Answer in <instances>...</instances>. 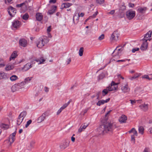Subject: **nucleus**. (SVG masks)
I'll use <instances>...</instances> for the list:
<instances>
[{"instance_id": "c85d7f7f", "label": "nucleus", "mask_w": 152, "mask_h": 152, "mask_svg": "<svg viewBox=\"0 0 152 152\" xmlns=\"http://www.w3.org/2000/svg\"><path fill=\"white\" fill-rule=\"evenodd\" d=\"M0 127L4 129H6L9 127V126L8 124L2 123L0 125Z\"/></svg>"}, {"instance_id": "423d86ee", "label": "nucleus", "mask_w": 152, "mask_h": 152, "mask_svg": "<svg viewBox=\"0 0 152 152\" xmlns=\"http://www.w3.org/2000/svg\"><path fill=\"white\" fill-rule=\"evenodd\" d=\"M21 25L20 22L18 20H15L12 22V28L17 29L20 27Z\"/></svg>"}, {"instance_id": "58836bf2", "label": "nucleus", "mask_w": 152, "mask_h": 152, "mask_svg": "<svg viewBox=\"0 0 152 152\" xmlns=\"http://www.w3.org/2000/svg\"><path fill=\"white\" fill-rule=\"evenodd\" d=\"M101 94L100 91H98L97 92L96 94V96L97 97V99H101L102 98V96H100V95Z\"/></svg>"}, {"instance_id": "864d4df0", "label": "nucleus", "mask_w": 152, "mask_h": 152, "mask_svg": "<svg viewBox=\"0 0 152 152\" xmlns=\"http://www.w3.org/2000/svg\"><path fill=\"white\" fill-rule=\"evenodd\" d=\"M25 4L24 3H22L20 4H17L16 5V7H21L23 5Z\"/></svg>"}, {"instance_id": "c03bdc74", "label": "nucleus", "mask_w": 152, "mask_h": 152, "mask_svg": "<svg viewBox=\"0 0 152 152\" xmlns=\"http://www.w3.org/2000/svg\"><path fill=\"white\" fill-rule=\"evenodd\" d=\"M32 120H28L27 122V123L25 125V127L26 128H27L28 126L31 123Z\"/></svg>"}, {"instance_id": "bb28decb", "label": "nucleus", "mask_w": 152, "mask_h": 152, "mask_svg": "<svg viewBox=\"0 0 152 152\" xmlns=\"http://www.w3.org/2000/svg\"><path fill=\"white\" fill-rule=\"evenodd\" d=\"M24 119L18 116L17 120V124L18 125H20L23 122Z\"/></svg>"}, {"instance_id": "1a4fd4ad", "label": "nucleus", "mask_w": 152, "mask_h": 152, "mask_svg": "<svg viewBox=\"0 0 152 152\" xmlns=\"http://www.w3.org/2000/svg\"><path fill=\"white\" fill-rule=\"evenodd\" d=\"M8 11L9 14L11 17H13L16 13V10L15 9L11 6L8 8Z\"/></svg>"}, {"instance_id": "393cba45", "label": "nucleus", "mask_w": 152, "mask_h": 152, "mask_svg": "<svg viewBox=\"0 0 152 152\" xmlns=\"http://www.w3.org/2000/svg\"><path fill=\"white\" fill-rule=\"evenodd\" d=\"M72 5V4L69 3H63L61 5V8L63 9L65 8L69 7Z\"/></svg>"}, {"instance_id": "4d7b16f0", "label": "nucleus", "mask_w": 152, "mask_h": 152, "mask_svg": "<svg viewBox=\"0 0 152 152\" xmlns=\"http://www.w3.org/2000/svg\"><path fill=\"white\" fill-rule=\"evenodd\" d=\"M74 136H75L74 134H73V135L72 136L71 138V140L73 142H74L75 140V138L74 137H73Z\"/></svg>"}, {"instance_id": "f704fd0d", "label": "nucleus", "mask_w": 152, "mask_h": 152, "mask_svg": "<svg viewBox=\"0 0 152 152\" xmlns=\"http://www.w3.org/2000/svg\"><path fill=\"white\" fill-rule=\"evenodd\" d=\"M144 128L142 126H140L139 127L138 131L139 133L141 134H142L144 133Z\"/></svg>"}, {"instance_id": "39448f33", "label": "nucleus", "mask_w": 152, "mask_h": 152, "mask_svg": "<svg viewBox=\"0 0 152 152\" xmlns=\"http://www.w3.org/2000/svg\"><path fill=\"white\" fill-rule=\"evenodd\" d=\"M49 115V113L48 111H46L44 112L37 119V122L39 123L43 121L46 118V117Z\"/></svg>"}, {"instance_id": "0eeeda50", "label": "nucleus", "mask_w": 152, "mask_h": 152, "mask_svg": "<svg viewBox=\"0 0 152 152\" xmlns=\"http://www.w3.org/2000/svg\"><path fill=\"white\" fill-rule=\"evenodd\" d=\"M118 83H115L113 81L111 83V86L107 87L109 91H111L115 90L118 87L117 85L118 84Z\"/></svg>"}, {"instance_id": "b1692460", "label": "nucleus", "mask_w": 152, "mask_h": 152, "mask_svg": "<svg viewBox=\"0 0 152 152\" xmlns=\"http://www.w3.org/2000/svg\"><path fill=\"white\" fill-rule=\"evenodd\" d=\"M141 75L140 73H135L134 75L133 76H129V79L131 80H133L134 79H135L138 77L140 76Z\"/></svg>"}, {"instance_id": "aec40b11", "label": "nucleus", "mask_w": 152, "mask_h": 152, "mask_svg": "<svg viewBox=\"0 0 152 152\" xmlns=\"http://www.w3.org/2000/svg\"><path fill=\"white\" fill-rule=\"evenodd\" d=\"M31 65L30 63L26 64L22 69L23 71H26L31 67Z\"/></svg>"}, {"instance_id": "9b49d317", "label": "nucleus", "mask_w": 152, "mask_h": 152, "mask_svg": "<svg viewBox=\"0 0 152 152\" xmlns=\"http://www.w3.org/2000/svg\"><path fill=\"white\" fill-rule=\"evenodd\" d=\"M152 31H150L147 33L145 35L142 41H145L147 42L148 40H150V38L151 37Z\"/></svg>"}, {"instance_id": "473e14b6", "label": "nucleus", "mask_w": 152, "mask_h": 152, "mask_svg": "<svg viewBox=\"0 0 152 152\" xmlns=\"http://www.w3.org/2000/svg\"><path fill=\"white\" fill-rule=\"evenodd\" d=\"M27 114L26 112L25 111H23L19 115V116L20 117L24 119Z\"/></svg>"}, {"instance_id": "412c9836", "label": "nucleus", "mask_w": 152, "mask_h": 152, "mask_svg": "<svg viewBox=\"0 0 152 152\" xmlns=\"http://www.w3.org/2000/svg\"><path fill=\"white\" fill-rule=\"evenodd\" d=\"M110 100V98H108L104 100H101L99 101L96 104L97 105L100 106L101 105L105 103H107Z\"/></svg>"}, {"instance_id": "c756f323", "label": "nucleus", "mask_w": 152, "mask_h": 152, "mask_svg": "<svg viewBox=\"0 0 152 152\" xmlns=\"http://www.w3.org/2000/svg\"><path fill=\"white\" fill-rule=\"evenodd\" d=\"M53 9L51 10H50L48 12V13L50 15H52L56 11V10L57 8V7L55 6H53Z\"/></svg>"}, {"instance_id": "7c9ffc66", "label": "nucleus", "mask_w": 152, "mask_h": 152, "mask_svg": "<svg viewBox=\"0 0 152 152\" xmlns=\"http://www.w3.org/2000/svg\"><path fill=\"white\" fill-rule=\"evenodd\" d=\"M37 62H39V64H42L44 63L45 60L44 59L43 57H41L39 59L35 60Z\"/></svg>"}, {"instance_id": "a18cd8bd", "label": "nucleus", "mask_w": 152, "mask_h": 152, "mask_svg": "<svg viewBox=\"0 0 152 152\" xmlns=\"http://www.w3.org/2000/svg\"><path fill=\"white\" fill-rule=\"evenodd\" d=\"M98 13L97 11H96L92 15L89 17V18H95Z\"/></svg>"}, {"instance_id": "49530a36", "label": "nucleus", "mask_w": 152, "mask_h": 152, "mask_svg": "<svg viewBox=\"0 0 152 152\" xmlns=\"http://www.w3.org/2000/svg\"><path fill=\"white\" fill-rule=\"evenodd\" d=\"M104 0H96V2L97 3L100 4H102L104 2Z\"/></svg>"}, {"instance_id": "e433bc0d", "label": "nucleus", "mask_w": 152, "mask_h": 152, "mask_svg": "<svg viewBox=\"0 0 152 152\" xmlns=\"http://www.w3.org/2000/svg\"><path fill=\"white\" fill-rule=\"evenodd\" d=\"M129 101H130V102L132 105L134 104L135 103L136 101L140 103L142 102V100L141 99H140L137 100H132L131 99H130Z\"/></svg>"}, {"instance_id": "4c0bfd02", "label": "nucleus", "mask_w": 152, "mask_h": 152, "mask_svg": "<svg viewBox=\"0 0 152 152\" xmlns=\"http://www.w3.org/2000/svg\"><path fill=\"white\" fill-rule=\"evenodd\" d=\"M83 48L81 47L80 48L79 51V55L80 56H83Z\"/></svg>"}, {"instance_id": "09e8293b", "label": "nucleus", "mask_w": 152, "mask_h": 152, "mask_svg": "<svg viewBox=\"0 0 152 152\" xmlns=\"http://www.w3.org/2000/svg\"><path fill=\"white\" fill-rule=\"evenodd\" d=\"M104 38V34H102L100 35L98 38V39L99 40H101Z\"/></svg>"}, {"instance_id": "2eb2a0df", "label": "nucleus", "mask_w": 152, "mask_h": 152, "mask_svg": "<svg viewBox=\"0 0 152 152\" xmlns=\"http://www.w3.org/2000/svg\"><path fill=\"white\" fill-rule=\"evenodd\" d=\"M127 119V116L124 115H122L119 117V121L121 123H125Z\"/></svg>"}, {"instance_id": "0e129e2a", "label": "nucleus", "mask_w": 152, "mask_h": 152, "mask_svg": "<svg viewBox=\"0 0 152 152\" xmlns=\"http://www.w3.org/2000/svg\"><path fill=\"white\" fill-rule=\"evenodd\" d=\"M44 90L45 92H48L49 91V88L48 87H45L44 88Z\"/></svg>"}, {"instance_id": "a878e982", "label": "nucleus", "mask_w": 152, "mask_h": 152, "mask_svg": "<svg viewBox=\"0 0 152 152\" xmlns=\"http://www.w3.org/2000/svg\"><path fill=\"white\" fill-rule=\"evenodd\" d=\"M147 10L146 7H140L138 9L137 11L138 12L141 13H144Z\"/></svg>"}, {"instance_id": "de8ad7c7", "label": "nucleus", "mask_w": 152, "mask_h": 152, "mask_svg": "<svg viewBox=\"0 0 152 152\" xmlns=\"http://www.w3.org/2000/svg\"><path fill=\"white\" fill-rule=\"evenodd\" d=\"M88 126V124H84L83 126H81V128L84 130Z\"/></svg>"}, {"instance_id": "cd10ccee", "label": "nucleus", "mask_w": 152, "mask_h": 152, "mask_svg": "<svg viewBox=\"0 0 152 152\" xmlns=\"http://www.w3.org/2000/svg\"><path fill=\"white\" fill-rule=\"evenodd\" d=\"M79 16L77 15V13H75L73 17V21L75 22V20L76 21V23H78V20H79Z\"/></svg>"}, {"instance_id": "2f4dec72", "label": "nucleus", "mask_w": 152, "mask_h": 152, "mask_svg": "<svg viewBox=\"0 0 152 152\" xmlns=\"http://www.w3.org/2000/svg\"><path fill=\"white\" fill-rule=\"evenodd\" d=\"M71 102V100H70L67 103L65 104H64L63 106H62L60 109L62 111L65 108H66L68 105L70 104Z\"/></svg>"}, {"instance_id": "052dcab7", "label": "nucleus", "mask_w": 152, "mask_h": 152, "mask_svg": "<svg viewBox=\"0 0 152 152\" xmlns=\"http://www.w3.org/2000/svg\"><path fill=\"white\" fill-rule=\"evenodd\" d=\"M71 61V59L70 58H68L66 61L67 64H69Z\"/></svg>"}, {"instance_id": "9d476101", "label": "nucleus", "mask_w": 152, "mask_h": 152, "mask_svg": "<svg viewBox=\"0 0 152 152\" xmlns=\"http://www.w3.org/2000/svg\"><path fill=\"white\" fill-rule=\"evenodd\" d=\"M24 85V82H21L20 83L17 84H15L13 85L12 87V91L13 92H15L18 90L19 86H21Z\"/></svg>"}, {"instance_id": "338daca9", "label": "nucleus", "mask_w": 152, "mask_h": 152, "mask_svg": "<svg viewBox=\"0 0 152 152\" xmlns=\"http://www.w3.org/2000/svg\"><path fill=\"white\" fill-rule=\"evenodd\" d=\"M83 130L81 128V126H80V128L79 129L78 131L79 132H81Z\"/></svg>"}, {"instance_id": "3c124183", "label": "nucleus", "mask_w": 152, "mask_h": 152, "mask_svg": "<svg viewBox=\"0 0 152 152\" xmlns=\"http://www.w3.org/2000/svg\"><path fill=\"white\" fill-rule=\"evenodd\" d=\"M3 61L1 59H0V67L4 66H5V64L2 63Z\"/></svg>"}, {"instance_id": "69168bd1", "label": "nucleus", "mask_w": 152, "mask_h": 152, "mask_svg": "<svg viewBox=\"0 0 152 152\" xmlns=\"http://www.w3.org/2000/svg\"><path fill=\"white\" fill-rule=\"evenodd\" d=\"M49 2L50 3H55L56 2V0H50Z\"/></svg>"}, {"instance_id": "5fc2aeb1", "label": "nucleus", "mask_w": 152, "mask_h": 152, "mask_svg": "<svg viewBox=\"0 0 152 152\" xmlns=\"http://www.w3.org/2000/svg\"><path fill=\"white\" fill-rule=\"evenodd\" d=\"M129 6L130 7H133L134 6V4L129 3Z\"/></svg>"}, {"instance_id": "680f3d73", "label": "nucleus", "mask_w": 152, "mask_h": 152, "mask_svg": "<svg viewBox=\"0 0 152 152\" xmlns=\"http://www.w3.org/2000/svg\"><path fill=\"white\" fill-rule=\"evenodd\" d=\"M51 26H49L47 28V31L48 32H50L51 31Z\"/></svg>"}, {"instance_id": "f257e3e1", "label": "nucleus", "mask_w": 152, "mask_h": 152, "mask_svg": "<svg viewBox=\"0 0 152 152\" xmlns=\"http://www.w3.org/2000/svg\"><path fill=\"white\" fill-rule=\"evenodd\" d=\"M116 127L115 123L107 122L100 125L98 130L99 134H102L108 132H112Z\"/></svg>"}, {"instance_id": "37998d69", "label": "nucleus", "mask_w": 152, "mask_h": 152, "mask_svg": "<svg viewBox=\"0 0 152 152\" xmlns=\"http://www.w3.org/2000/svg\"><path fill=\"white\" fill-rule=\"evenodd\" d=\"M149 123L151 124V127L149 129V131L150 133H152V120L149 121Z\"/></svg>"}, {"instance_id": "e2e57ef3", "label": "nucleus", "mask_w": 152, "mask_h": 152, "mask_svg": "<svg viewBox=\"0 0 152 152\" xmlns=\"http://www.w3.org/2000/svg\"><path fill=\"white\" fill-rule=\"evenodd\" d=\"M12 0H5V3L6 4H8L10 3Z\"/></svg>"}, {"instance_id": "a19ab883", "label": "nucleus", "mask_w": 152, "mask_h": 152, "mask_svg": "<svg viewBox=\"0 0 152 152\" xmlns=\"http://www.w3.org/2000/svg\"><path fill=\"white\" fill-rule=\"evenodd\" d=\"M142 79H146L148 80H151L150 77H149L148 75H144L142 77Z\"/></svg>"}, {"instance_id": "603ef678", "label": "nucleus", "mask_w": 152, "mask_h": 152, "mask_svg": "<svg viewBox=\"0 0 152 152\" xmlns=\"http://www.w3.org/2000/svg\"><path fill=\"white\" fill-rule=\"evenodd\" d=\"M115 11L114 10H111L110 12H108L107 14H108L113 15L115 13Z\"/></svg>"}, {"instance_id": "7ed1b4c3", "label": "nucleus", "mask_w": 152, "mask_h": 152, "mask_svg": "<svg viewBox=\"0 0 152 152\" xmlns=\"http://www.w3.org/2000/svg\"><path fill=\"white\" fill-rule=\"evenodd\" d=\"M129 132V133H133V134L131 136V141L132 143L134 144L135 143V137L137 136V132L135 128H132Z\"/></svg>"}, {"instance_id": "6e6552de", "label": "nucleus", "mask_w": 152, "mask_h": 152, "mask_svg": "<svg viewBox=\"0 0 152 152\" xmlns=\"http://www.w3.org/2000/svg\"><path fill=\"white\" fill-rule=\"evenodd\" d=\"M121 90L124 93L129 92L130 90V89L128 86V83H126L125 84H123L121 86Z\"/></svg>"}, {"instance_id": "13d9d810", "label": "nucleus", "mask_w": 152, "mask_h": 152, "mask_svg": "<svg viewBox=\"0 0 152 152\" xmlns=\"http://www.w3.org/2000/svg\"><path fill=\"white\" fill-rule=\"evenodd\" d=\"M77 15L79 16V17H83L84 15V13H82V12L81 13L80 15L79 14V13H78V14L77 13Z\"/></svg>"}, {"instance_id": "4be33fe9", "label": "nucleus", "mask_w": 152, "mask_h": 152, "mask_svg": "<svg viewBox=\"0 0 152 152\" xmlns=\"http://www.w3.org/2000/svg\"><path fill=\"white\" fill-rule=\"evenodd\" d=\"M7 78V74L2 71L0 72V80L6 79Z\"/></svg>"}, {"instance_id": "ea45409f", "label": "nucleus", "mask_w": 152, "mask_h": 152, "mask_svg": "<svg viewBox=\"0 0 152 152\" xmlns=\"http://www.w3.org/2000/svg\"><path fill=\"white\" fill-rule=\"evenodd\" d=\"M28 17L29 15L28 14L26 13L23 16L22 18L23 20H26L28 19Z\"/></svg>"}, {"instance_id": "c9c22d12", "label": "nucleus", "mask_w": 152, "mask_h": 152, "mask_svg": "<svg viewBox=\"0 0 152 152\" xmlns=\"http://www.w3.org/2000/svg\"><path fill=\"white\" fill-rule=\"evenodd\" d=\"M108 91H109L108 90L107 87L106 89H104L102 91V97L107 94L108 93Z\"/></svg>"}, {"instance_id": "ddd939ff", "label": "nucleus", "mask_w": 152, "mask_h": 152, "mask_svg": "<svg viewBox=\"0 0 152 152\" xmlns=\"http://www.w3.org/2000/svg\"><path fill=\"white\" fill-rule=\"evenodd\" d=\"M119 35L117 31H114L112 34L110 39L112 40L117 41L118 39Z\"/></svg>"}, {"instance_id": "dca6fc26", "label": "nucleus", "mask_w": 152, "mask_h": 152, "mask_svg": "<svg viewBox=\"0 0 152 152\" xmlns=\"http://www.w3.org/2000/svg\"><path fill=\"white\" fill-rule=\"evenodd\" d=\"M69 145V141L66 140L61 144L60 147L61 149H65Z\"/></svg>"}, {"instance_id": "72a5a7b5", "label": "nucleus", "mask_w": 152, "mask_h": 152, "mask_svg": "<svg viewBox=\"0 0 152 152\" xmlns=\"http://www.w3.org/2000/svg\"><path fill=\"white\" fill-rule=\"evenodd\" d=\"M18 79V77L16 75H13L10 77V79L12 81H13Z\"/></svg>"}, {"instance_id": "20e7f679", "label": "nucleus", "mask_w": 152, "mask_h": 152, "mask_svg": "<svg viewBox=\"0 0 152 152\" xmlns=\"http://www.w3.org/2000/svg\"><path fill=\"white\" fill-rule=\"evenodd\" d=\"M126 15L127 18L129 20L133 19L135 15V12L134 11L129 10L126 13Z\"/></svg>"}, {"instance_id": "6ab92c4d", "label": "nucleus", "mask_w": 152, "mask_h": 152, "mask_svg": "<svg viewBox=\"0 0 152 152\" xmlns=\"http://www.w3.org/2000/svg\"><path fill=\"white\" fill-rule=\"evenodd\" d=\"M140 108L144 111H146L148 109V104H144L139 106Z\"/></svg>"}, {"instance_id": "a211bd4d", "label": "nucleus", "mask_w": 152, "mask_h": 152, "mask_svg": "<svg viewBox=\"0 0 152 152\" xmlns=\"http://www.w3.org/2000/svg\"><path fill=\"white\" fill-rule=\"evenodd\" d=\"M148 47V44L147 42L142 41V43L140 49L142 50H146Z\"/></svg>"}, {"instance_id": "79ce46f5", "label": "nucleus", "mask_w": 152, "mask_h": 152, "mask_svg": "<svg viewBox=\"0 0 152 152\" xmlns=\"http://www.w3.org/2000/svg\"><path fill=\"white\" fill-rule=\"evenodd\" d=\"M32 78V77H28L26 78L25 79V83H27L29 82Z\"/></svg>"}, {"instance_id": "6e6d98bb", "label": "nucleus", "mask_w": 152, "mask_h": 152, "mask_svg": "<svg viewBox=\"0 0 152 152\" xmlns=\"http://www.w3.org/2000/svg\"><path fill=\"white\" fill-rule=\"evenodd\" d=\"M143 152H150L149 149L148 148H146L144 149Z\"/></svg>"}, {"instance_id": "774afa93", "label": "nucleus", "mask_w": 152, "mask_h": 152, "mask_svg": "<svg viewBox=\"0 0 152 152\" xmlns=\"http://www.w3.org/2000/svg\"><path fill=\"white\" fill-rule=\"evenodd\" d=\"M11 69V68L10 67H9L8 66L6 68V69L7 70H9Z\"/></svg>"}, {"instance_id": "f03ea898", "label": "nucleus", "mask_w": 152, "mask_h": 152, "mask_svg": "<svg viewBox=\"0 0 152 152\" xmlns=\"http://www.w3.org/2000/svg\"><path fill=\"white\" fill-rule=\"evenodd\" d=\"M49 41V39L46 37H44L43 38H40L37 45V47L41 48L44 46Z\"/></svg>"}, {"instance_id": "f3484780", "label": "nucleus", "mask_w": 152, "mask_h": 152, "mask_svg": "<svg viewBox=\"0 0 152 152\" xmlns=\"http://www.w3.org/2000/svg\"><path fill=\"white\" fill-rule=\"evenodd\" d=\"M17 53L18 52L16 51H15L13 52L10 58V61L15 60L18 56Z\"/></svg>"}, {"instance_id": "f8f14e48", "label": "nucleus", "mask_w": 152, "mask_h": 152, "mask_svg": "<svg viewBox=\"0 0 152 152\" xmlns=\"http://www.w3.org/2000/svg\"><path fill=\"white\" fill-rule=\"evenodd\" d=\"M19 44L20 46L25 47L27 46L28 42L26 40L24 39H21L19 40Z\"/></svg>"}, {"instance_id": "5701e85b", "label": "nucleus", "mask_w": 152, "mask_h": 152, "mask_svg": "<svg viewBox=\"0 0 152 152\" xmlns=\"http://www.w3.org/2000/svg\"><path fill=\"white\" fill-rule=\"evenodd\" d=\"M43 15L40 13H37L36 14V18L37 20L38 21H41L43 18Z\"/></svg>"}, {"instance_id": "4468645a", "label": "nucleus", "mask_w": 152, "mask_h": 152, "mask_svg": "<svg viewBox=\"0 0 152 152\" xmlns=\"http://www.w3.org/2000/svg\"><path fill=\"white\" fill-rule=\"evenodd\" d=\"M16 134V132H15L12 133L9 137V141L10 142V145L12 144L15 140V136Z\"/></svg>"}, {"instance_id": "8fccbe9b", "label": "nucleus", "mask_w": 152, "mask_h": 152, "mask_svg": "<svg viewBox=\"0 0 152 152\" xmlns=\"http://www.w3.org/2000/svg\"><path fill=\"white\" fill-rule=\"evenodd\" d=\"M139 50V48H133L132 50V53H134L136 51H138Z\"/></svg>"}, {"instance_id": "bf43d9fd", "label": "nucleus", "mask_w": 152, "mask_h": 152, "mask_svg": "<svg viewBox=\"0 0 152 152\" xmlns=\"http://www.w3.org/2000/svg\"><path fill=\"white\" fill-rule=\"evenodd\" d=\"M62 110H61L60 108V109H59L58 111H57V113H56V114L57 115H59L60 113L62 111Z\"/></svg>"}]
</instances>
